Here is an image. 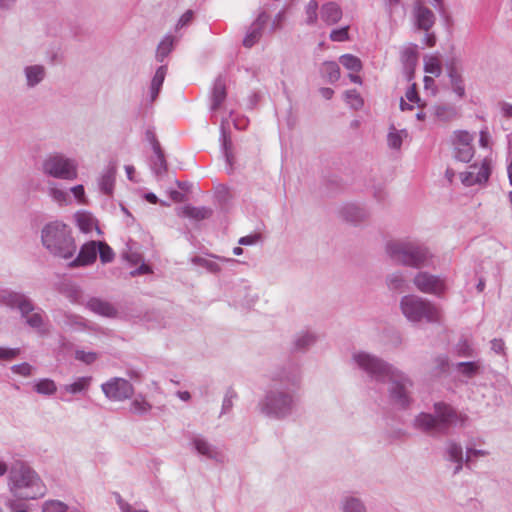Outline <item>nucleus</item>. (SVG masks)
<instances>
[{"label": "nucleus", "mask_w": 512, "mask_h": 512, "mask_svg": "<svg viewBox=\"0 0 512 512\" xmlns=\"http://www.w3.org/2000/svg\"><path fill=\"white\" fill-rule=\"evenodd\" d=\"M10 480V490L18 499H35L44 495V486L40 478L22 463L12 467Z\"/></svg>", "instance_id": "f257e3e1"}, {"label": "nucleus", "mask_w": 512, "mask_h": 512, "mask_svg": "<svg viewBox=\"0 0 512 512\" xmlns=\"http://www.w3.org/2000/svg\"><path fill=\"white\" fill-rule=\"evenodd\" d=\"M44 246L54 255L68 259L76 251L74 239L68 226L61 222H52L42 231Z\"/></svg>", "instance_id": "f03ea898"}, {"label": "nucleus", "mask_w": 512, "mask_h": 512, "mask_svg": "<svg viewBox=\"0 0 512 512\" xmlns=\"http://www.w3.org/2000/svg\"><path fill=\"white\" fill-rule=\"evenodd\" d=\"M355 360L360 367L372 375L378 377L388 376L389 380L392 381L391 397L397 404L401 406L407 405L406 384L399 381L400 376L391 371L390 367L368 354H358L355 356Z\"/></svg>", "instance_id": "7ed1b4c3"}, {"label": "nucleus", "mask_w": 512, "mask_h": 512, "mask_svg": "<svg viewBox=\"0 0 512 512\" xmlns=\"http://www.w3.org/2000/svg\"><path fill=\"white\" fill-rule=\"evenodd\" d=\"M401 310L406 318L413 322L426 319L429 322L440 320V311L430 302L416 296H405L401 300Z\"/></svg>", "instance_id": "20e7f679"}, {"label": "nucleus", "mask_w": 512, "mask_h": 512, "mask_svg": "<svg viewBox=\"0 0 512 512\" xmlns=\"http://www.w3.org/2000/svg\"><path fill=\"white\" fill-rule=\"evenodd\" d=\"M387 249L393 259L408 266L419 267L425 265L429 259L427 250L410 243L393 242Z\"/></svg>", "instance_id": "39448f33"}, {"label": "nucleus", "mask_w": 512, "mask_h": 512, "mask_svg": "<svg viewBox=\"0 0 512 512\" xmlns=\"http://www.w3.org/2000/svg\"><path fill=\"white\" fill-rule=\"evenodd\" d=\"M437 417L430 414H420L416 418V425L425 431L438 430L442 424L456 422L458 415L449 405L444 403L435 404Z\"/></svg>", "instance_id": "423d86ee"}, {"label": "nucleus", "mask_w": 512, "mask_h": 512, "mask_svg": "<svg viewBox=\"0 0 512 512\" xmlns=\"http://www.w3.org/2000/svg\"><path fill=\"white\" fill-rule=\"evenodd\" d=\"M44 172L55 178L73 180L77 177V165L62 155L48 157L43 164Z\"/></svg>", "instance_id": "0eeeda50"}, {"label": "nucleus", "mask_w": 512, "mask_h": 512, "mask_svg": "<svg viewBox=\"0 0 512 512\" xmlns=\"http://www.w3.org/2000/svg\"><path fill=\"white\" fill-rule=\"evenodd\" d=\"M4 301L9 306H17L31 327L40 329L43 326V316L41 313L37 312L29 315L33 311V305L24 295L14 292L9 293L4 297Z\"/></svg>", "instance_id": "6e6552de"}, {"label": "nucleus", "mask_w": 512, "mask_h": 512, "mask_svg": "<svg viewBox=\"0 0 512 512\" xmlns=\"http://www.w3.org/2000/svg\"><path fill=\"white\" fill-rule=\"evenodd\" d=\"M101 388L105 396L113 401L128 399L134 393L133 386L129 381L117 377L103 383Z\"/></svg>", "instance_id": "1a4fd4ad"}, {"label": "nucleus", "mask_w": 512, "mask_h": 512, "mask_svg": "<svg viewBox=\"0 0 512 512\" xmlns=\"http://www.w3.org/2000/svg\"><path fill=\"white\" fill-rule=\"evenodd\" d=\"M473 137L466 131H458L455 134V158L462 162H470L474 156L472 146Z\"/></svg>", "instance_id": "9d476101"}, {"label": "nucleus", "mask_w": 512, "mask_h": 512, "mask_svg": "<svg viewBox=\"0 0 512 512\" xmlns=\"http://www.w3.org/2000/svg\"><path fill=\"white\" fill-rule=\"evenodd\" d=\"M490 175V166L487 160L478 165H471L466 172L461 173V181L465 186H472L486 182Z\"/></svg>", "instance_id": "9b49d317"}, {"label": "nucleus", "mask_w": 512, "mask_h": 512, "mask_svg": "<svg viewBox=\"0 0 512 512\" xmlns=\"http://www.w3.org/2000/svg\"><path fill=\"white\" fill-rule=\"evenodd\" d=\"M414 283L416 287L424 293L440 295L445 290V283L443 280L427 273H419L415 277Z\"/></svg>", "instance_id": "f8f14e48"}, {"label": "nucleus", "mask_w": 512, "mask_h": 512, "mask_svg": "<svg viewBox=\"0 0 512 512\" xmlns=\"http://www.w3.org/2000/svg\"><path fill=\"white\" fill-rule=\"evenodd\" d=\"M414 17L419 29L428 31L434 24L433 12L425 7L421 0L416 1L414 6Z\"/></svg>", "instance_id": "ddd939ff"}, {"label": "nucleus", "mask_w": 512, "mask_h": 512, "mask_svg": "<svg viewBox=\"0 0 512 512\" xmlns=\"http://www.w3.org/2000/svg\"><path fill=\"white\" fill-rule=\"evenodd\" d=\"M97 257V242L91 241L84 244L77 258L71 263L72 266H84L93 263Z\"/></svg>", "instance_id": "4468645a"}, {"label": "nucleus", "mask_w": 512, "mask_h": 512, "mask_svg": "<svg viewBox=\"0 0 512 512\" xmlns=\"http://www.w3.org/2000/svg\"><path fill=\"white\" fill-rule=\"evenodd\" d=\"M320 15L327 25H334L341 20L343 12L337 3L328 2L322 5Z\"/></svg>", "instance_id": "2eb2a0df"}, {"label": "nucleus", "mask_w": 512, "mask_h": 512, "mask_svg": "<svg viewBox=\"0 0 512 512\" xmlns=\"http://www.w3.org/2000/svg\"><path fill=\"white\" fill-rule=\"evenodd\" d=\"M87 307L94 313L105 317H115L117 310L109 302L98 298H92L88 301Z\"/></svg>", "instance_id": "dca6fc26"}, {"label": "nucleus", "mask_w": 512, "mask_h": 512, "mask_svg": "<svg viewBox=\"0 0 512 512\" xmlns=\"http://www.w3.org/2000/svg\"><path fill=\"white\" fill-rule=\"evenodd\" d=\"M424 72L434 77L442 73V61L438 55H427L424 57Z\"/></svg>", "instance_id": "f3484780"}, {"label": "nucleus", "mask_w": 512, "mask_h": 512, "mask_svg": "<svg viewBox=\"0 0 512 512\" xmlns=\"http://www.w3.org/2000/svg\"><path fill=\"white\" fill-rule=\"evenodd\" d=\"M179 214L183 217L199 221L208 218L211 215V211L204 207L184 206L180 209Z\"/></svg>", "instance_id": "a211bd4d"}, {"label": "nucleus", "mask_w": 512, "mask_h": 512, "mask_svg": "<svg viewBox=\"0 0 512 512\" xmlns=\"http://www.w3.org/2000/svg\"><path fill=\"white\" fill-rule=\"evenodd\" d=\"M165 75H166V68L164 66L159 67L152 79V82H151L152 100H154L157 97V95L160 91V88L164 82Z\"/></svg>", "instance_id": "6ab92c4d"}, {"label": "nucleus", "mask_w": 512, "mask_h": 512, "mask_svg": "<svg viewBox=\"0 0 512 512\" xmlns=\"http://www.w3.org/2000/svg\"><path fill=\"white\" fill-rule=\"evenodd\" d=\"M262 16L258 18V23L253 27V29L246 35L243 40V45L247 48L252 47L261 37V29H262Z\"/></svg>", "instance_id": "aec40b11"}, {"label": "nucleus", "mask_w": 512, "mask_h": 512, "mask_svg": "<svg viewBox=\"0 0 512 512\" xmlns=\"http://www.w3.org/2000/svg\"><path fill=\"white\" fill-rule=\"evenodd\" d=\"M340 63L347 69L353 72H360L362 69L361 60L352 55V54H344L340 57Z\"/></svg>", "instance_id": "412c9836"}, {"label": "nucleus", "mask_w": 512, "mask_h": 512, "mask_svg": "<svg viewBox=\"0 0 512 512\" xmlns=\"http://www.w3.org/2000/svg\"><path fill=\"white\" fill-rule=\"evenodd\" d=\"M34 389L39 394L52 395L56 392L57 387L53 380L45 378V379L39 380L35 384Z\"/></svg>", "instance_id": "4be33fe9"}, {"label": "nucleus", "mask_w": 512, "mask_h": 512, "mask_svg": "<svg viewBox=\"0 0 512 512\" xmlns=\"http://www.w3.org/2000/svg\"><path fill=\"white\" fill-rule=\"evenodd\" d=\"M91 382V377H81L75 382L64 386V390L70 394H77L86 390Z\"/></svg>", "instance_id": "5701e85b"}, {"label": "nucleus", "mask_w": 512, "mask_h": 512, "mask_svg": "<svg viewBox=\"0 0 512 512\" xmlns=\"http://www.w3.org/2000/svg\"><path fill=\"white\" fill-rule=\"evenodd\" d=\"M318 2L310 0L305 6L306 24L314 25L318 20Z\"/></svg>", "instance_id": "b1692460"}, {"label": "nucleus", "mask_w": 512, "mask_h": 512, "mask_svg": "<svg viewBox=\"0 0 512 512\" xmlns=\"http://www.w3.org/2000/svg\"><path fill=\"white\" fill-rule=\"evenodd\" d=\"M27 81L30 86L39 83L44 76V69L41 66H31L26 69Z\"/></svg>", "instance_id": "393cba45"}, {"label": "nucleus", "mask_w": 512, "mask_h": 512, "mask_svg": "<svg viewBox=\"0 0 512 512\" xmlns=\"http://www.w3.org/2000/svg\"><path fill=\"white\" fill-rule=\"evenodd\" d=\"M68 506L59 500H47L42 505L43 512H66Z\"/></svg>", "instance_id": "a878e982"}, {"label": "nucleus", "mask_w": 512, "mask_h": 512, "mask_svg": "<svg viewBox=\"0 0 512 512\" xmlns=\"http://www.w3.org/2000/svg\"><path fill=\"white\" fill-rule=\"evenodd\" d=\"M114 174L115 171L111 169L107 171L101 178L100 187L105 194L109 195L113 191Z\"/></svg>", "instance_id": "bb28decb"}, {"label": "nucleus", "mask_w": 512, "mask_h": 512, "mask_svg": "<svg viewBox=\"0 0 512 512\" xmlns=\"http://www.w3.org/2000/svg\"><path fill=\"white\" fill-rule=\"evenodd\" d=\"M324 73L331 82L337 81L340 77V68L336 62H325L323 64Z\"/></svg>", "instance_id": "cd10ccee"}, {"label": "nucleus", "mask_w": 512, "mask_h": 512, "mask_svg": "<svg viewBox=\"0 0 512 512\" xmlns=\"http://www.w3.org/2000/svg\"><path fill=\"white\" fill-rule=\"evenodd\" d=\"M130 409L135 414H144L151 409V405L142 397L135 398L130 406Z\"/></svg>", "instance_id": "c85d7f7f"}, {"label": "nucleus", "mask_w": 512, "mask_h": 512, "mask_svg": "<svg viewBox=\"0 0 512 512\" xmlns=\"http://www.w3.org/2000/svg\"><path fill=\"white\" fill-rule=\"evenodd\" d=\"M226 97L225 86L221 83H217L213 90V103L212 109H217Z\"/></svg>", "instance_id": "c756f323"}, {"label": "nucleus", "mask_w": 512, "mask_h": 512, "mask_svg": "<svg viewBox=\"0 0 512 512\" xmlns=\"http://www.w3.org/2000/svg\"><path fill=\"white\" fill-rule=\"evenodd\" d=\"M97 251L99 252L100 260L103 263H108L113 260L114 253L112 249L104 242L97 243Z\"/></svg>", "instance_id": "7c9ffc66"}, {"label": "nucleus", "mask_w": 512, "mask_h": 512, "mask_svg": "<svg viewBox=\"0 0 512 512\" xmlns=\"http://www.w3.org/2000/svg\"><path fill=\"white\" fill-rule=\"evenodd\" d=\"M346 102L354 109L362 107L363 100L356 90H349L345 93Z\"/></svg>", "instance_id": "2f4dec72"}, {"label": "nucleus", "mask_w": 512, "mask_h": 512, "mask_svg": "<svg viewBox=\"0 0 512 512\" xmlns=\"http://www.w3.org/2000/svg\"><path fill=\"white\" fill-rule=\"evenodd\" d=\"M77 224L83 232H89L94 226L92 217L88 214L81 213L77 215Z\"/></svg>", "instance_id": "473e14b6"}, {"label": "nucleus", "mask_w": 512, "mask_h": 512, "mask_svg": "<svg viewBox=\"0 0 512 512\" xmlns=\"http://www.w3.org/2000/svg\"><path fill=\"white\" fill-rule=\"evenodd\" d=\"M194 444L196 450L200 454L206 455L210 458H215L217 456V452H214L206 441L202 439H195Z\"/></svg>", "instance_id": "72a5a7b5"}, {"label": "nucleus", "mask_w": 512, "mask_h": 512, "mask_svg": "<svg viewBox=\"0 0 512 512\" xmlns=\"http://www.w3.org/2000/svg\"><path fill=\"white\" fill-rule=\"evenodd\" d=\"M448 453L451 460L458 463L456 467V472L461 469V461H462V448L457 444H450L448 448Z\"/></svg>", "instance_id": "f704fd0d"}, {"label": "nucleus", "mask_w": 512, "mask_h": 512, "mask_svg": "<svg viewBox=\"0 0 512 512\" xmlns=\"http://www.w3.org/2000/svg\"><path fill=\"white\" fill-rule=\"evenodd\" d=\"M458 368L462 374L472 377L479 369V365L476 362H461L458 364Z\"/></svg>", "instance_id": "c9c22d12"}, {"label": "nucleus", "mask_w": 512, "mask_h": 512, "mask_svg": "<svg viewBox=\"0 0 512 512\" xmlns=\"http://www.w3.org/2000/svg\"><path fill=\"white\" fill-rule=\"evenodd\" d=\"M344 512H365V508L358 499L351 498L345 502Z\"/></svg>", "instance_id": "e433bc0d"}, {"label": "nucleus", "mask_w": 512, "mask_h": 512, "mask_svg": "<svg viewBox=\"0 0 512 512\" xmlns=\"http://www.w3.org/2000/svg\"><path fill=\"white\" fill-rule=\"evenodd\" d=\"M349 27H342L340 29H335L330 34V39L335 42H343L349 39L348 33Z\"/></svg>", "instance_id": "4c0bfd02"}, {"label": "nucleus", "mask_w": 512, "mask_h": 512, "mask_svg": "<svg viewBox=\"0 0 512 512\" xmlns=\"http://www.w3.org/2000/svg\"><path fill=\"white\" fill-rule=\"evenodd\" d=\"M173 39L170 37L165 38L158 46L157 53L161 57V61L172 49Z\"/></svg>", "instance_id": "58836bf2"}, {"label": "nucleus", "mask_w": 512, "mask_h": 512, "mask_svg": "<svg viewBox=\"0 0 512 512\" xmlns=\"http://www.w3.org/2000/svg\"><path fill=\"white\" fill-rule=\"evenodd\" d=\"M50 194L53 197L55 201H57L59 204H66L68 200V194L64 190L57 188V187H51L50 188Z\"/></svg>", "instance_id": "ea45409f"}, {"label": "nucleus", "mask_w": 512, "mask_h": 512, "mask_svg": "<svg viewBox=\"0 0 512 512\" xmlns=\"http://www.w3.org/2000/svg\"><path fill=\"white\" fill-rule=\"evenodd\" d=\"M20 353L18 348H4L0 347V360H12Z\"/></svg>", "instance_id": "a19ab883"}, {"label": "nucleus", "mask_w": 512, "mask_h": 512, "mask_svg": "<svg viewBox=\"0 0 512 512\" xmlns=\"http://www.w3.org/2000/svg\"><path fill=\"white\" fill-rule=\"evenodd\" d=\"M75 358L86 364H91L96 360L97 355L93 352L76 351Z\"/></svg>", "instance_id": "79ce46f5"}, {"label": "nucleus", "mask_w": 512, "mask_h": 512, "mask_svg": "<svg viewBox=\"0 0 512 512\" xmlns=\"http://www.w3.org/2000/svg\"><path fill=\"white\" fill-rule=\"evenodd\" d=\"M388 144L392 148H395V149L400 148V146L402 144V135H401V133H399L397 131L390 132L389 135H388Z\"/></svg>", "instance_id": "37998d69"}, {"label": "nucleus", "mask_w": 512, "mask_h": 512, "mask_svg": "<svg viewBox=\"0 0 512 512\" xmlns=\"http://www.w3.org/2000/svg\"><path fill=\"white\" fill-rule=\"evenodd\" d=\"M451 86H452V89L453 91L459 96V97H464L465 95V86H464V81H463V78H457L454 79V80H451Z\"/></svg>", "instance_id": "c03bdc74"}, {"label": "nucleus", "mask_w": 512, "mask_h": 512, "mask_svg": "<svg viewBox=\"0 0 512 512\" xmlns=\"http://www.w3.org/2000/svg\"><path fill=\"white\" fill-rule=\"evenodd\" d=\"M32 366L28 363H21V364H18V365H14L12 367V370L16 373V374H19V375H22V376H29L32 372Z\"/></svg>", "instance_id": "a18cd8bd"}, {"label": "nucleus", "mask_w": 512, "mask_h": 512, "mask_svg": "<svg viewBox=\"0 0 512 512\" xmlns=\"http://www.w3.org/2000/svg\"><path fill=\"white\" fill-rule=\"evenodd\" d=\"M447 69H448V76L450 78V81L454 80V79L457 80V78H461L462 77L460 69H459V67H458V65H457V63L455 61H452L448 65Z\"/></svg>", "instance_id": "49530a36"}, {"label": "nucleus", "mask_w": 512, "mask_h": 512, "mask_svg": "<svg viewBox=\"0 0 512 512\" xmlns=\"http://www.w3.org/2000/svg\"><path fill=\"white\" fill-rule=\"evenodd\" d=\"M406 98L408 101L417 104L420 107H423L422 104H420V98L418 96V93L416 91L415 85H412L408 91L406 92Z\"/></svg>", "instance_id": "de8ad7c7"}, {"label": "nucleus", "mask_w": 512, "mask_h": 512, "mask_svg": "<svg viewBox=\"0 0 512 512\" xmlns=\"http://www.w3.org/2000/svg\"><path fill=\"white\" fill-rule=\"evenodd\" d=\"M192 18H193V12L191 10L186 11L179 19V21L177 23V28L184 27L185 25H187L188 23L191 22Z\"/></svg>", "instance_id": "09e8293b"}, {"label": "nucleus", "mask_w": 512, "mask_h": 512, "mask_svg": "<svg viewBox=\"0 0 512 512\" xmlns=\"http://www.w3.org/2000/svg\"><path fill=\"white\" fill-rule=\"evenodd\" d=\"M71 191L79 203L85 202L84 201V197H85L84 187L82 185H77V186L73 187L71 189Z\"/></svg>", "instance_id": "8fccbe9b"}, {"label": "nucleus", "mask_w": 512, "mask_h": 512, "mask_svg": "<svg viewBox=\"0 0 512 512\" xmlns=\"http://www.w3.org/2000/svg\"><path fill=\"white\" fill-rule=\"evenodd\" d=\"M458 352L461 356H471L472 349L467 341H464L458 345Z\"/></svg>", "instance_id": "3c124183"}, {"label": "nucleus", "mask_w": 512, "mask_h": 512, "mask_svg": "<svg viewBox=\"0 0 512 512\" xmlns=\"http://www.w3.org/2000/svg\"><path fill=\"white\" fill-rule=\"evenodd\" d=\"M479 143L484 148H488L489 147V145H490V136H489V133L487 131H481L480 138H479Z\"/></svg>", "instance_id": "603ef678"}, {"label": "nucleus", "mask_w": 512, "mask_h": 512, "mask_svg": "<svg viewBox=\"0 0 512 512\" xmlns=\"http://www.w3.org/2000/svg\"><path fill=\"white\" fill-rule=\"evenodd\" d=\"M258 239H259L258 235L245 236L239 240V243L242 245H250V244L255 243Z\"/></svg>", "instance_id": "864d4df0"}, {"label": "nucleus", "mask_w": 512, "mask_h": 512, "mask_svg": "<svg viewBox=\"0 0 512 512\" xmlns=\"http://www.w3.org/2000/svg\"><path fill=\"white\" fill-rule=\"evenodd\" d=\"M401 284H402V278L400 276H393L390 280H389V286L392 288V289H399L401 287Z\"/></svg>", "instance_id": "5fc2aeb1"}, {"label": "nucleus", "mask_w": 512, "mask_h": 512, "mask_svg": "<svg viewBox=\"0 0 512 512\" xmlns=\"http://www.w3.org/2000/svg\"><path fill=\"white\" fill-rule=\"evenodd\" d=\"M170 197L176 203H180L185 200L184 194H182L181 192L176 191V190H173L170 192Z\"/></svg>", "instance_id": "6e6d98bb"}, {"label": "nucleus", "mask_w": 512, "mask_h": 512, "mask_svg": "<svg viewBox=\"0 0 512 512\" xmlns=\"http://www.w3.org/2000/svg\"><path fill=\"white\" fill-rule=\"evenodd\" d=\"M120 508L122 512H147V511H141V510H134L129 504L124 503L122 500L118 501Z\"/></svg>", "instance_id": "4d7b16f0"}, {"label": "nucleus", "mask_w": 512, "mask_h": 512, "mask_svg": "<svg viewBox=\"0 0 512 512\" xmlns=\"http://www.w3.org/2000/svg\"><path fill=\"white\" fill-rule=\"evenodd\" d=\"M434 76L432 75H429V74H426L425 77H424V85H425V88L428 89V88H432L433 85H434Z\"/></svg>", "instance_id": "13d9d810"}, {"label": "nucleus", "mask_w": 512, "mask_h": 512, "mask_svg": "<svg viewBox=\"0 0 512 512\" xmlns=\"http://www.w3.org/2000/svg\"><path fill=\"white\" fill-rule=\"evenodd\" d=\"M501 109L505 117H512V105L504 103Z\"/></svg>", "instance_id": "bf43d9fd"}, {"label": "nucleus", "mask_w": 512, "mask_h": 512, "mask_svg": "<svg viewBox=\"0 0 512 512\" xmlns=\"http://www.w3.org/2000/svg\"><path fill=\"white\" fill-rule=\"evenodd\" d=\"M310 342H312V337L309 335H305L298 340L297 345L303 347L305 345H308Z\"/></svg>", "instance_id": "052dcab7"}, {"label": "nucleus", "mask_w": 512, "mask_h": 512, "mask_svg": "<svg viewBox=\"0 0 512 512\" xmlns=\"http://www.w3.org/2000/svg\"><path fill=\"white\" fill-rule=\"evenodd\" d=\"M425 43L428 47H433L436 44V38L433 34H428L425 37Z\"/></svg>", "instance_id": "680f3d73"}, {"label": "nucleus", "mask_w": 512, "mask_h": 512, "mask_svg": "<svg viewBox=\"0 0 512 512\" xmlns=\"http://www.w3.org/2000/svg\"><path fill=\"white\" fill-rule=\"evenodd\" d=\"M333 93H334L333 90L330 88H322L321 89V94L326 99H330L332 97Z\"/></svg>", "instance_id": "e2e57ef3"}, {"label": "nucleus", "mask_w": 512, "mask_h": 512, "mask_svg": "<svg viewBox=\"0 0 512 512\" xmlns=\"http://www.w3.org/2000/svg\"><path fill=\"white\" fill-rule=\"evenodd\" d=\"M473 456H477V455H484V453L482 451H478V450H468L467 451V462H469L471 460V457Z\"/></svg>", "instance_id": "0e129e2a"}, {"label": "nucleus", "mask_w": 512, "mask_h": 512, "mask_svg": "<svg viewBox=\"0 0 512 512\" xmlns=\"http://www.w3.org/2000/svg\"><path fill=\"white\" fill-rule=\"evenodd\" d=\"M125 170H126V173H127V176L130 180H133V175L135 173V169L133 166H126L125 167Z\"/></svg>", "instance_id": "69168bd1"}, {"label": "nucleus", "mask_w": 512, "mask_h": 512, "mask_svg": "<svg viewBox=\"0 0 512 512\" xmlns=\"http://www.w3.org/2000/svg\"><path fill=\"white\" fill-rule=\"evenodd\" d=\"M8 506H9V507L14 511V512H27L26 510H20V509H17V504H16V501H14V500L9 501Z\"/></svg>", "instance_id": "338daca9"}, {"label": "nucleus", "mask_w": 512, "mask_h": 512, "mask_svg": "<svg viewBox=\"0 0 512 512\" xmlns=\"http://www.w3.org/2000/svg\"><path fill=\"white\" fill-rule=\"evenodd\" d=\"M145 197L152 204H156L158 201L157 196L153 193H148Z\"/></svg>", "instance_id": "774afa93"}]
</instances>
